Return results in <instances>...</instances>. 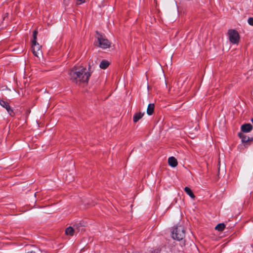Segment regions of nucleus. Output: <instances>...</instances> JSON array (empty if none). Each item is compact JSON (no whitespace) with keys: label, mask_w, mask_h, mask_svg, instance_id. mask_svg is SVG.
Segmentation results:
<instances>
[{"label":"nucleus","mask_w":253,"mask_h":253,"mask_svg":"<svg viewBox=\"0 0 253 253\" xmlns=\"http://www.w3.org/2000/svg\"><path fill=\"white\" fill-rule=\"evenodd\" d=\"M69 76L74 83L81 84L87 83L90 74L86 71L85 68H83L78 71L73 69L70 71Z\"/></svg>","instance_id":"f257e3e1"},{"label":"nucleus","mask_w":253,"mask_h":253,"mask_svg":"<svg viewBox=\"0 0 253 253\" xmlns=\"http://www.w3.org/2000/svg\"><path fill=\"white\" fill-rule=\"evenodd\" d=\"M253 129V126L250 124H245L241 126V132L238 133V136L241 138L242 144L241 145L240 149H244L250 144L253 141V137H250L243 133H248Z\"/></svg>","instance_id":"f03ea898"},{"label":"nucleus","mask_w":253,"mask_h":253,"mask_svg":"<svg viewBox=\"0 0 253 253\" xmlns=\"http://www.w3.org/2000/svg\"><path fill=\"white\" fill-rule=\"evenodd\" d=\"M184 228L182 225H176L173 227L172 231V238L177 241L182 240L185 237Z\"/></svg>","instance_id":"7ed1b4c3"},{"label":"nucleus","mask_w":253,"mask_h":253,"mask_svg":"<svg viewBox=\"0 0 253 253\" xmlns=\"http://www.w3.org/2000/svg\"><path fill=\"white\" fill-rule=\"evenodd\" d=\"M95 38L98 41L97 46L103 49H106L110 46V42L105 38V37L98 31H96Z\"/></svg>","instance_id":"20e7f679"},{"label":"nucleus","mask_w":253,"mask_h":253,"mask_svg":"<svg viewBox=\"0 0 253 253\" xmlns=\"http://www.w3.org/2000/svg\"><path fill=\"white\" fill-rule=\"evenodd\" d=\"M41 47V46L37 42H32L31 47L32 52L34 55L37 57H39V55L42 54Z\"/></svg>","instance_id":"39448f33"},{"label":"nucleus","mask_w":253,"mask_h":253,"mask_svg":"<svg viewBox=\"0 0 253 253\" xmlns=\"http://www.w3.org/2000/svg\"><path fill=\"white\" fill-rule=\"evenodd\" d=\"M229 41L233 43H237V32L235 30L230 29L228 32Z\"/></svg>","instance_id":"423d86ee"},{"label":"nucleus","mask_w":253,"mask_h":253,"mask_svg":"<svg viewBox=\"0 0 253 253\" xmlns=\"http://www.w3.org/2000/svg\"><path fill=\"white\" fill-rule=\"evenodd\" d=\"M0 105L6 110L8 113L10 115H12L13 110L12 109V108L9 106V103L7 102L2 100H0Z\"/></svg>","instance_id":"0eeeda50"},{"label":"nucleus","mask_w":253,"mask_h":253,"mask_svg":"<svg viewBox=\"0 0 253 253\" xmlns=\"http://www.w3.org/2000/svg\"><path fill=\"white\" fill-rule=\"evenodd\" d=\"M168 163L170 166L174 168L177 165L176 159L173 157H170L168 159Z\"/></svg>","instance_id":"6e6552de"},{"label":"nucleus","mask_w":253,"mask_h":253,"mask_svg":"<svg viewBox=\"0 0 253 253\" xmlns=\"http://www.w3.org/2000/svg\"><path fill=\"white\" fill-rule=\"evenodd\" d=\"M144 113L138 112L135 113L133 117V121L134 123L138 122L143 116Z\"/></svg>","instance_id":"1a4fd4ad"},{"label":"nucleus","mask_w":253,"mask_h":253,"mask_svg":"<svg viewBox=\"0 0 253 253\" xmlns=\"http://www.w3.org/2000/svg\"><path fill=\"white\" fill-rule=\"evenodd\" d=\"M154 104L153 103H150L149 104L147 109V114L150 116L152 115V114L154 112Z\"/></svg>","instance_id":"9d476101"},{"label":"nucleus","mask_w":253,"mask_h":253,"mask_svg":"<svg viewBox=\"0 0 253 253\" xmlns=\"http://www.w3.org/2000/svg\"><path fill=\"white\" fill-rule=\"evenodd\" d=\"M75 230V229L71 226H69L65 230V233L68 236H73Z\"/></svg>","instance_id":"9b49d317"},{"label":"nucleus","mask_w":253,"mask_h":253,"mask_svg":"<svg viewBox=\"0 0 253 253\" xmlns=\"http://www.w3.org/2000/svg\"><path fill=\"white\" fill-rule=\"evenodd\" d=\"M109 65V62L105 60H103L100 63L99 67L102 69H106Z\"/></svg>","instance_id":"f8f14e48"},{"label":"nucleus","mask_w":253,"mask_h":253,"mask_svg":"<svg viewBox=\"0 0 253 253\" xmlns=\"http://www.w3.org/2000/svg\"><path fill=\"white\" fill-rule=\"evenodd\" d=\"M225 227L224 223H219L215 227V229L218 231H222Z\"/></svg>","instance_id":"ddd939ff"},{"label":"nucleus","mask_w":253,"mask_h":253,"mask_svg":"<svg viewBox=\"0 0 253 253\" xmlns=\"http://www.w3.org/2000/svg\"><path fill=\"white\" fill-rule=\"evenodd\" d=\"M38 32L36 30H35L33 33V40L32 41V42H37V36Z\"/></svg>","instance_id":"4468645a"},{"label":"nucleus","mask_w":253,"mask_h":253,"mask_svg":"<svg viewBox=\"0 0 253 253\" xmlns=\"http://www.w3.org/2000/svg\"><path fill=\"white\" fill-rule=\"evenodd\" d=\"M186 194L189 195L191 198L194 199L195 198V196L194 193H193V191H185Z\"/></svg>","instance_id":"2eb2a0df"},{"label":"nucleus","mask_w":253,"mask_h":253,"mask_svg":"<svg viewBox=\"0 0 253 253\" xmlns=\"http://www.w3.org/2000/svg\"><path fill=\"white\" fill-rule=\"evenodd\" d=\"M82 226L81 224L80 223H79L78 224H75L73 226V228L75 230H78L80 227Z\"/></svg>","instance_id":"dca6fc26"},{"label":"nucleus","mask_w":253,"mask_h":253,"mask_svg":"<svg viewBox=\"0 0 253 253\" xmlns=\"http://www.w3.org/2000/svg\"><path fill=\"white\" fill-rule=\"evenodd\" d=\"M248 22L250 25L253 26V18H249L248 20Z\"/></svg>","instance_id":"f3484780"},{"label":"nucleus","mask_w":253,"mask_h":253,"mask_svg":"<svg viewBox=\"0 0 253 253\" xmlns=\"http://www.w3.org/2000/svg\"><path fill=\"white\" fill-rule=\"evenodd\" d=\"M84 1H85V0H77V4H81L84 3Z\"/></svg>","instance_id":"a211bd4d"},{"label":"nucleus","mask_w":253,"mask_h":253,"mask_svg":"<svg viewBox=\"0 0 253 253\" xmlns=\"http://www.w3.org/2000/svg\"><path fill=\"white\" fill-rule=\"evenodd\" d=\"M221 121L222 122V126H220L221 127H222V128H224V124H225V120L224 119V118H222L221 120Z\"/></svg>","instance_id":"6ab92c4d"},{"label":"nucleus","mask_w":253,"mask_h":253,"mask_svg":"<svg viewBox=\"0 0 253 253\" xmlns=\"http://www.w3.org/2000/svg\"><path fill=\"white\" fill-rule=\"evenodd\" d=\"M221 163H220V159L219 160V162H218V172H220V170L221 169Z\"/></svg>","instance_id":"aec40b11"},{"label":"nucleus","mask_w":253,"mask_h":253,"mask_svg":"<svg viewBox=\"0 0 253 253\" xmlns=\"http://www.w3.org/2000/svg\"><path fill=\"white\" fill-rule=\"evenodd\" d=\"M184 190H190V189L188 187H185Z\"/></svg>","instance_id":"412c9836"},{"label":"nucleus","mask_w":253,"mask_h":253,"mask_svg":"<svg viewBox=\"0 0 253 253\" xmlns=\"http://www.w3.org/2000/svg\"><path fill=\"white\" fill-rule=\"evenodd\" d=\"M222 167L223 170H224V168H225V164L224 163L222 164Z\"/></svg>","instance_id":"4be33fe9"},{"label":"nucleus","mask_w":253,"mask_h":253,"mask_svg":"<svg viewBox=\"0 0 253 253\" xmlns=\"http://www.w3.org/2000/svg\"><path fill=\"white\" fill-rule=\"evenodd\" d=\"M27 115H28L30 113V110H27Z\"/></svg>","instance_id":"5701e85b"}]
</instances>
